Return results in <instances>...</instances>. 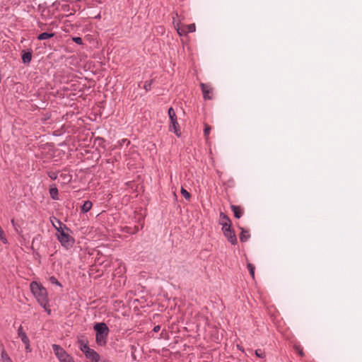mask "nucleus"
<instances>
[{
    "mask_svg": "<svg viewBox=\"0 0 362 362\" xmlns=\"http://www.w3.org/2000/svg\"><path fill=\"white\" fill-rule=\"evenodd\" d=\"M30 287L31 292L37 299V302L49 315L51 310L48 308L49 305L47 289L42 284L36 281L31 282Z\"/></svg>",
    "mask_w": 362,
    "mask_h": 362,
    "instance_id": "f257e3e1",
    "label": "nucleus"
},
{
    "mask_svg": "<svg viewBox=\"0 0 362 362\" xmlns=\"http://www.w3.org/2000/svg\"><path fill=\"white\" fill-rule=\"evenodd\" d=\"M96 332L95 341L98 346H105L109 334V328L105 322L96 323L93 327Z\"/></svg>",
    "mask_w": 362,
    "mask_h": 362,
    "instance_id": "f03ea898",
    "label": "nucleus"
},
{
    "mask_svg": "<svg viewBox=\"0 0 362 362\" xmlns=\"http://www.w3.org/2000/svg\"><path fill=\"white\" fill-rule=\"evenodd\" d=\"M168 116L170 120V124L169 126V131L174 132V133L178 137L181 136V132L180 129V125L177 122V118L176 113L173 107H170L168 109Z\"/></svg>",
    "mask_w": 362,
    "mask_h": 362,
    "instance_id": "7ed1b4c3",
    "label": "nucleus"
},
{
    "mask_svg": "<svg viewBox=\"0 0 362 362\" xmlns=\"http://www.w3.org/2000/svg\"><path fill=\"white\" fill-rule=\"evenodd\" d=\"M57 238L62 246L66 249L71 248L75 243V239L69 234V232L57 234Z\"/></svg>",
    "mask_w": 362,
    "mask_h": 362,
    "instance_id": "20e7f679",
    "label": "nucleus"
},
{
    "mask_svg": "<svg viewBox=\"0 0 362 362\" xmlns=\"http://www.w3.org/2000/svg\"><path fill=\"white\" fill-rule=\"evenodd\" d=\"M18 335L21 338L22 342L25 344L26 351L31 352L30 339L28 337L26 333L23 331V327L21 325L18 329Z\"/></svg>",
    "mask_w": 362,
    "mask_h": 362,
    "instance_id": "39448f33",
    "label": "nucleus"
},
{
    "mask_svg": "<svg viewBox=\"0 0 362 362\" xmlns=\"http://www.w3.org/2000/svg\"><path fill=\"white\" fill-rule=\"evenodd\" d=\"M54 220L57 223V225H55L54 222L51 220L52 226L57 230V234L65 233L66 232H71V230L67 227V226L63 223L59 219L57 218H54Z\"/></svg>",
    "mask_w": 362,
    "mask_h": 362,
    "instance_id": "423d86ee",
    "label": "nucleus"
},
{
    "mask_svg": "<svg viewBox=\"0 0 362 362\" xmlns=\"http://www.w3.org/2000/svg\"><path fill=\"white\" fill-rule=\"evenodd\" d=\"M204 100H211L213 97V88L211 85L202 83L200 84Z\"/></svg>",
    "mask_w": 362,
    "mask_h": 362,
    "instance_id": "0eeeda50",
    "label": "nucleus"
},
{
    "mask_svg": "<svg viewBox=\"0 0 362 362\" xmlns=\"http://www.w3.org/2000/svg\"><path fill=\"white\" fill-rule=\"evenodd\" d=\"M84 354L86 358L90 360L91 362H98L100 361V355L90 348L85 351Z\"/></svg>",
    "mask_w": 362,
    "mask_h": 362,
    "instance_id": "6e6552de",
    "label": "nucleus"
},
{
    "mask_svg": "<svg viewBox=\"0 0 362 362\" xmlns=\"http://www.w3.org/2000/svg\"><path fill=\"white\" fill-rule=\"evenodd\" d=\"M223 235L228 241L230 242L232 245H235L238 243L237 237L233 229L225 232Z\"/></svg>",
    "mask_w": 362,
    "mask_h": 362,
    "instance_id": "1a4fd4ad",
    "label": "nucleus"
},
{
    "mask_svg": "<svg viewBox=\"0 0 362 362\" xmlns=\"http://www.w3.org/2000/svg\"><path fill=\"white\" fill-rule=\"evenodd\" d=\"M53 351L58 358L59 360H60L62 358L64 357V355H66L67 353L66 351L62 348L59 345L57 344H53L52 345Z\"/></svg>",
    "mask_w": 362,
    "mask_h": 362,
    "instance_id": "9d476101",
    "label": "nucleus"
},
{
    "mask_svg": "<svg viewBox=\"0 0 362 362\" xmlns=\"http://www.w3.org/2000/svg\"><path fill=\"white\" fill-rule=\"evenodd\" d=\"M32 51L26 52L25 50L22 51V61L25 64H28L31 62L32 59Z\"/></svg>",
    "mask_w": 362,
    "mask_h": 362,
    "instance_id": "9b49d317",
    "label": "nucleus"
},
{
    "mask_svg": "<svg viewBox=\"0 0 362 362\" xmlns=\"http://www.w3.org/2000/svg\"><path fill=\"white\" fill-rule=\"evenodd\" d=\"M78 344H79L80 350L84 354L90 347L88 346V341L83 338L78 339Z\"/></svg>",
    "mask_w": 362,
    "mask_h": 362,
    "instance_id": "f8f14e48",
    "label": "nucleus"
},
{
    "mask_svg": "<svg viewBox=\"0 0 362 362\" xmlns=\"http://www.w3.org/2000/svg\"><path fill=\"white\" fill-rule=\"evenodd\" d=\"M230 208L234 214V216L236 218H240L242 216L243 211L240 206H235V205H231Z\"/></svg>",
    "mask_w": 362,
    "mask_h": 362,
    "instance_id": "ddd939ff",
    "label": "nucleus"
},
{
    "mask_svg": "<svg viewBox=\"0 0 362 362\" xmlns=\"http://www.w3.org/2000/svg\"><path fill=\"white\" fill-rule=\"evenodd\" d=\"M241 233L240 234V240L242 243L246 242L250 237V235L249 234V231L245 230L243 228H240Z\"/></svg>",
    "mask_w": 362,
    "mask_h": 362,
    "instance_id": "4468645a",
    "label": "nucleus"
},
{
    "mask_svg": "<svg viewBox=\"0 0 362 362\" xmlns=\"http://www.w3.org/2000/svg\"><path fill=\"white\" fill-rule=\"evenodd\" d=\"M218 223L220 225L222 226L225 223L227 224L231 223V221L226 214H224L223 212H221Z\"/></svg>",
    "mask_w": 362,
    "mask_h": 362,
    "instance_id": "2eb2a0df",
    "label": "nucleus"
},
{
    "mask_svg": "<svg viewBox=\"0 0 362 362\" xmlns=\"http://www.w3.org/2000/svg\"><path fill=\"white\" fill-rule=\"evenodd\" d=\"M93 206V204L90 201H86L81 206V211L83 213H87L89 211Z\"/></svg>",
    "mask_w": 362,
    "mask_h": 362,
    "instance_id": "dca6fc26",
    "label": "nucleus"
},
{
    "mask_svg": "<svg viewBox=\"0 0 362 362\" xmlns=\"http://www.w3.org/2000/svg\"><path fill=\"white\" fill-rule=\"evenodd\" d=\"M54 36V33H40L37 36V40H47V39L51 38V37H52Z\"/></svg>",
    "mask_w": 362,
    "mask_h": 362,
    "instance_id": "f3484780",
    "label": "nucleus"
},
{
    "mask_svg": "<svg viewBox=\"0 0 362 362\" xmlns=\"http://www.w3.org/2000/svg\"><path fill=\"white\" fill-rule=\"evenodd\" d=\"M49 194L52 199L56 200L58 199V189L57 187L49 189Z\"/></svg>",
    "mask_w": 362,
    "mask_h": 362,
    "instance_id": "a211bd4d",
    "label": "nucleus"
},
{
    "mask_svg": "<svg viewBox=\"0 0 362 362\" xmlns=\"http://www.w3.org/2000/svg\"><path fill=\"white\" fill-rule=\"evenodd\" d=\"M1 356L2 362H13L5 350L1 351Z\"/></svg>",
    "mask_w": 362,
    "mask_h": 362,
    "instance_id": "6ab92c4d",
    "label": "nucleus"
},
{
    "mask_svg": "<svg viewBox=\"0 0 362 362\" xmlns=\"http://www.w3.org/2000/svg\"><path fill=\"white\" fill-rule=\"evenodd\" d=\"M211 129V127H210V125H209L208 124L205 123L204 124V135L206 139H208V136H209V135L210 134Z\"/></svg>",
    "mask_w": 362,
    "mask_h": 362,
    "instance_id": "aec40b11",
    "label": "nucleus"
},
{
    "mask_svg": "<svg viewBox=\"0 0 362 362\" xmlns=\"http://www.w3.org/2000/svg\"><path fill=\"white\" fill-rule=\"evenodd\" d=\"M247 267L249 270V272L253 279H255V266L252 263H247Z\"/></svg>",
    "mask_w": 362,
    "mask_h": 362,
    "instance_id": "412c9836",
    "label": "nucleus"
},
{
    "mask_svg": "<svg viewBox=\"0 0 362 362\" xmlns=\"http://www.w3.org/2000/svg\"><path fill=\"white\" fill-rule=\"evenodd\" d=\"M186 31L187 33H193L196 30V26L194 23L189 24V25H185Z\"/></svg>",
    "mask_w": 362,
    "mask_h": 362,
    "instance_id": "4be33fe9",
    "label": "nucleus"
},
{
    "mask_svg": "<svg viewBox=\"0 0 362 362\" xmlns=\"http://www.w3.org/2000/svg\"><path fill=\"white\" fill-rule=\"evenodd\" d=\"M64 357L59 360L60 362H74V358L69 354L64 355Z\"/></svg>",
    "mask_w": 362,
    "mask_h": 362,
    "instance_id": "5701e85b",
    "label": "nucleus"
},
{
    "mask_svg": "<svg viewBox=\"0 0 362 362\" xmlns=\"http://www.w3.org/2000/svg\"><path fill=\"white\" fill-rule=\"evenodd\" d=\"M49 282L52 284H55L59 287H62V284L57 280V279L54 276H52L49 278Z\"/></svg>",
    "mask_w": 362,
    "mask_h": 362,
    "instance_id": "b1692460",
    "label": "nucleus"
},
{
    "mask_svg": "<svg viewBox=\"0 0 362 362\" xmlns=\"http://www.w3.org/2000/svg\"><path fill=\"white\" fill-rule=\"evenodd\" d=\"M177 30L180 35H185L187 34L185 25L178 27Z\"/></svg>",
    "mask_w": 362,
    "mask_h": 362,
    "instance_id": "393cba45",
    "label": "nucleus"
},
{
    "mask_svg": "<svg viewBox=\"0 0 362 362\" xmlns=\"http://www.w3.org/2000/svg\"><path fill=\"white\" fill-rule=\"evenodd\" d=\"M153 79H151L150 81H145L144 85V88L146 91H148V90H150L151 89V85L153 83Z\"/></svg>",
    "mask_w": 362,
    "mask_h": 362,
    "instance_id": "a878e982",
    "label": "nucleus"
},
{
    "mask_svg": "<svg viewBox=\"0 0 362 362\" xmlns=\"http://www.w3.org/2000/svg\"><path fill=\"white\" fill-rule=\"evenodd\" d=\"M181 194L186 199H190V193L189 192H187L185 188L182 187L181 188Z\"/></svg>",
    "mask_w": 362,
    "mask_h": 362,
    "instance_id": "bb28decb",
    "label": "nucleus"
},
{
    "mask_svg": "<svg viewBox=\"0 0 362 362\" xmlns=\"http://www.w3.org/2000/svg\"><path fill=\"white\" fill-rule=\"evenodd\" d=\"M232 223H225L223 225H222V231H223V233H224L225 232H227L228 230H232Z\"/></svg>",
    "mask_w": 362,
    "mask_h": 362,
    "instance_id": "cd10ccee",
    "label": "nucleus"
},
{
    "mask_svg": "<svg viewBox=\"0 0 362 362\" xmlns=\"http://www.w3.org/2000/svg\"><path fill=\"white\" fill-rule=\"evenodd\" d=\"M294 349L298 353V354L301 356V357H303L305 354L303 352V349L300 347V345H295L294 346Z\"/></svg>",
    "mask_w": 362,
    "mask_h": 362,
    "instance_id": "c85d7f7f",
    "label": "nucleus"
},
{
    "mask_svg": "<svg viewBox=\"0 0 362 362\" xmlns=\"http://www.w3.org/2000/svg\"><path fill=\"white\" fill-rule=\"evenodd\" d=\"M255 354L257 357L263 358L265 357V352L262 349H257L255 351Z\"/></svg>",
    "mask_w": 362,
    "mask_h": 362,
    "instance_id": "c756f323",
    "label": "nucleus"
},
{
    "mask_svg": "<svg viewBox=\"0 0 362 362\" xmlns=\"http://www.w3.org/2000/svg\"><path fill=\"white\" fill-rule=\"evenodd\" d=\"M73 41L75 42L76 43L78 44V45H81L82 44V39L79 37H73Z\"/></svg>",
    "mask_w": 362,
    "mask_h": 362,
    "instance_id": "7c9ffc66",
    "label": "nucleus"
},
{
    "mask_svg": "<svg viewBox=\"0 0 362 362\" xmlns=\"http://www.w3.org/2000/svg\"><path fill=\"white\" fill-rule=\"evenodd\" d=\"M160 325H156V326H155V327H153V331L154 332H159V331H160Z\"/></svg>",
    "mask_w": 362,
    "mask_h": 362,
    "instance_id": "2f4dec72",
    "label": "nucleus"
},
{
    "mask_svg": "<svg viewBox=\"0 0 362 362\" xmlns=\"http://www.w3.org/2000/svg\"><path fill=\"white\" fill-rule=\"evenodd\" d=\"M49 177L52 180H56L57 179V175L54 173H52L51 174H49Z\"/></svg>",
    "mask_w": 362,
    "mask_h": 362,
    "instance_id": "473e14b6",
    "label": "nucleus"
},
{
    "mask_svg": "<svg viewBox=\"0 0 362 362\" xmlns=\"http://www.w3.org/2000/svg\"><path fill=\"white\" fill-rule=\"evenodd\" d=\"M54 217H51V218H50V221H51V220H52V221L54 222L55 225L58 226V225H57V223L54 220Z\"/></svg>",
    "mask_w": 362,
    "mask_h": 362,
    "instance_id": "72a5a7b5",
    "label": "nucleus"
}]
</instances>
